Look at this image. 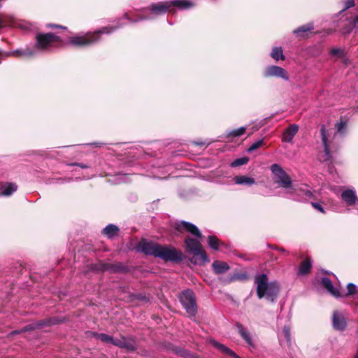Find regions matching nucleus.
Segmentation results:
<instances>
[{"label":"nucleus","instance_id":"27","mask_svg":"<svg viewBox=\"0 0 358 358\" xmlns=\"http://www.w3.org/2000/svg\"><path fill=\"white\" fill-rule=\"evenodd\" d=\"M336 134L335 135L338 134H344L346 130L347 127V121H343V119H341V121L338 122L336 126Z\"/></svg>","mask_w":358,"mask_h":358},{"label":"nucleus","instance_id":"14","mask_svg":"<svg viewBox=\"0 0 358 358\" xmlns=\"http://www.w3.org/2000/svg\"><path fill=\"white\" fill-rule=\"evenodd\" d=\"M236 327L238 329V334L241 335L242 338L245 341V343L249 346L254 347L255 345L252 340V336L250 331L240 323H236Z\"/></svg>","mask_w":358,"mask_h":358},{"label":"nucleus","instance_id":"49","mask_svg":"<svg viewBox=\"0 0 358 358\" xmlns=\"http://www.w3.org/2000/svg\"><path fill=\"white\" fill-rule=\"evenodd\" d=\"M3 57H11L13 56V51L12 52H4L1 54Z\"/></svg>","mask_w":358,"mask_h":358},{"label":"nucleus","instance_id":"13","mask_svg":"<svg viewBox=\"0 0 358 358\" xmlns=\"http://www.w3.org/2000/svg\"><path fill=\"white\" fill-rule=\"evenodd\" d=\"M321 283L322 286L334 296L338 298L343 296L341 290L338 287H334L332 282L327 278H322Z\"/></svg>","mask_w":358,"mask_h":358},{"label":"nucleus","instance_id":"39","mask_svg":"<svg viewBox=\"0 0 358 358\" xmlns=\"http://www.w3.org/2000/svg\"><path fill=\"white\" fill-rule=\"evenodd\" d=\"M282 334L288 343L290 342V329L288 327H284Z\"/></svg>","mask_w":358,"mask_h":358},{"label":"nucleus","instance_id":"36","mask_svg":"<svg viewBox=\"0 0 358 358\" xmlns=\"http://www.w3.org/2000/svg\"><path fill=\"white\" fill-rule=\"evenodd\" d=\"M263 143H264L263 139H260V140L253 143L248 149V152H252V151L257 150V148H259L260 146H262L263 145Z\"/></svg>","mask_w":358,"mask_h":358},{"label":"nucleus","instance_id":"2","mask_svg":"<svg viewBox=\"0 0 358 358\" xmlns=\"http://www.w3.org/2000/svg\"><path fill=\"white\" fill-rule=\"evenodd\" d=\"M271 171L273 176L275 183L286 189L287 193H297L299 195H304L306 198L312 196V192L308 189L306 185L296 188L292 184V181L289 175L278 164H273L271 166Z\"/></svg>","mask_w":358,"mask_h":358},{"label":"nucleus","instance_id":"5","mask_svg":"<svg viewBox=\"0 0 358 358\" xmlns=\"http://www.w3.org/2000/svg\"><path fill=\"white\" fill-rule=\"evenodd\" d=\"M185 245L189 252L193 255L192 262L195 264H201L209 262L206 252L203 250L200 241L194 238L185 239Z\"/></svg>","mask_w":358,"mask_h":358},{"label":"nucleus","instance_id":"8","mask_svg":"<svg viewBox=\"0 0 358 358\" xmlns=\"http://www.w3.org/2000/svg\"><path fill=\"white\" fill-rule=\"evenodd\" d=\"M262 75L264 78L275 77L282 78L285 80H289V76L286 70L280 66L275 65H270L266 66L264 69Z\"/></svg>","mask_w":358,"mask_h":358},{"label":"nucleus","instance_id":"45","mask_svg":"<svg viewBox=\"0 0 358 358\" xmlns=\"http://www.w3.org/2000/svg\"><path fill=\"white\" fill-rule=\"evenodd\" d=\"M125 342H126V338L122 337L121 338H120V341L116 346H117L120 348H124Z\"/></svg>","mask_w":358,"mask_h":358},{"label":"nucleus","instance_id":"29","mask_svg":"<svg viewBox=\"0 0 358 358\" xmlns=\"http://www.w3.org/2000/svg\"><path fill=\"white\" fill-rule=\"evenodd\" d=\"M246 128L245 127H241L240 128L233 129L229 131L227 134V137H238L243 135L245 131Z\"/></svg>","mask_w":358,"mask_h":358},{"label":"nucleus","instance_id":"54","mask_svg":"<svg viewBox=\"0 0 358 358\" xmlns=\"http://www.w3.org/2000/svg\"><path fill=\"white\" fill-rule=\"evenodd\" d=\"M357 292H358V290H357Z\"/></svg>","mask_w":358,"mask_h":358},{"label":"nucleus","instance_id":"7","mask_svg":"<svg viewBox=\"0 0 358 358\" xmlns=\"http://www.w3.org/2000/svg\"><path fill=\"white\" fill-rule=\"evenodd\" d=\"M179 300L189 317L196 315L197 313V305L192 291L186 289L182 292L179 295Z\"/></svg>","mask_w":358,"mask_h":358},{"label":"nucleus","instance_id":"20","mask_svg":"<svg viewBox=\"0 0 358 358\" xmlns=\"http://www.w3.org/2000/svg\"><path fill=\"white\" fill-rule=\"evenodd\" d=\"M170 3L171 6H176L181 10L189 9L194 6L193 2L187 0H173Z\"/></svg>","mask_w":358,"mask_h":358},{"label":"nucleus","instance_id":"6","mask_svg":"<svg viewBox=\"0 0 358 358\" xmlns=\"http://www.w3.org/2000/svg\"><path fill=\"white\" fill-rule=\"evenodd\" d=\"M36 50L48 51L56 48L61 42L59 36L54 34H38L36 36Z\"/></svg>","mask_w":358,"mask_h":358},{"label":"nucleus","instance_id":"43","mask_svg":"<svg viewBox=\"0 0 358 358\" xmlns=\"http://www.w3.org/2000/svg\"><path fill=\"white\" fill-rule=\"evenodd\" d=\"M312 206L317 210H318L319 211L322 212V213H324V208H322V206L318 203H315V202H313L312 203Z\"/></svg>","mask_w":358,"mask_h":358},{"label":"nucleus","instance_id":"24","mask_svg":"<svg viewBox=\"0 0 358 358\" xmlns=\"http://www.w3.org/2000/svg\"><path fill=\"white\" fill-rule=\"evenodd\" d=\"M312 267V263L310 260L306 258L303 260L299 268V275H306L307 274Z\"/></svg>","mask_w":358,"mask_h":358},{"label":"nucleus","instance_id":"25","mask_svg":"<svg viewBox=\"0 0 358 358\" xmlns=\"http://www.w3.org/2000/svg\"><path fill=\"white\" fill-rule=\"evenodd\" d=\"M271 56L276 61H278L279 59H285V56L283 55V51L281 47L273 48L271 50Z\"/></svg>","mask_w":358,"mask_h":358},{"label":"nucleus","instance_id":"52","mask_svg":"<svg viewBox=\"0 0 358 358\" xmlns=\"http://www.w3.org/2000/svg\"><path fill=\"white\" fill-rule=\"evenodd\" d=\"M353 358H358V352H357V353L355 354V355L354 356V357H353Z\"/></svg>","mask_w":358,"mask_h":358},{"label":"nucleus","instance_id":"40","mask_svg":"<svg viewBox=\"0 0 358 358\" xmlns=\"http://www.w3.org/2000/svg\"><path fill=\"white\" fill-rule=\"evenodd\" d=\"M176 353L181 357L186 358H190L192 357L189 352L185 350H176Z\"/></svg>","mask_w":358,"mask_h":358},{"label":"nucleus","instance_id":"17","mask_svg":"<svg viewBox=\"0 0 358 358\" xmlns=\"http://www.w3.org/2000/svg\"><path fill=\"white\" fill-rule=\"evenodd\" d=\"M234 181L237 185L252 186L255 183V178L247 176L239 175L234 178Z\"/></svg>","mask_w":358,"mask_h":358},{"label":"nucleus","instance_id":"21","mask_svg":"<svg viewBox=\"0 0 358 358\" xmlns=\"http://www.w3.org/2000/svg\"><path fill=\"white\" fill-rule=\"evenodd\" d=\"M212 266L217 274L224 273L229 269V265L226 262L221 261H215Z\"/></svg>","mask_w":358,"mask_h":358},{"label":"nucleus","instance_id":"16","mask_svg":"<svg viewBox=\"0 0 358 358\" xmlns=\"http://www.w3.org/2000/svg\"><path fill=\"white\" fill-rule=\"evenodd\" d=\"M171 7V3H152L150 6L149 10L156 14V15H162L166 13L169 8Z\"/></svg>","mask_w":358,"mask_h":358},{"label":"nucleus","instance_id":"18","mask_svg":"<svg viewBox=\"0 0 358 358\" xmlns=\"http://www.w3.org/2000/svg\"><path fill=\"white\" fill-rule=\"evenodd\" d=\"M17 189V186L14 183H5L1 186L0 195L4 196H10Z\"/></svg>","mask_w":358,"mask_h":358},{"label":"nucleus","instance_id":"10","mask_svg":"<svg viewBox=\"0 0 358 358\" xmlns=\"http://www.w3.org/2000/svg\"><path fill=\"white\" fill-rule=\"evenodd\" d=\"M177 229L178 231H181L182 229H185L187 232L190 233L193 236L197 238H201L202 235L198 227L191 222L186 221H181L177 224Z\"/></svg>","mask_w":358,"mask_h":358},{"label":"nucleus","instance_id":"44","mask_svg":"<svg viewBox=\"0 0 358 358\" xmlns=\"http://www.w3.org/2000/svg\"><path fill=\"white\" fill-rule=\"evenodd\" d=\"M125 342H126V338L122 337L121 338H120V341L116 346H117L120 348H124Z\"/></svg>","mask_w":358,"mask_h":358},{"label":"nucleus","instance_id":"1","mask_svg":"<svg viewBox=\"0 0 358 358\" xmlns=\"http://www.w3.org/2000/svg\"><path fill=\"white\" fill-rule=\"evenodd\" d=\"M138 251L147 255L159 257L165 261L178 262L182 259V252L171 245H162L145 239L142 240L136 246Z\"/></svg>","mask_w":358,"mask_h":358},{"label":"nucleus","instance_id":"28","mask_svg":"<svg viewBox=\"0 0 358 358\" xmlns=\"http://www.w3.org/2000/svg\"><path fill=\"white\" fill-rule=\"evenodd\" d=\"M45 324V323L42 321L38 322L32 323L30 324L27 325L23 329L20 330V332H25L31 330H34L36 329H39L40 327H43ZM19 331H15V333H18Z\"/></svg>","mask_w":358,"mask_h":358},{"label":"nucleus","instance_id":"11","mask_svg":"<svg viewBox=\"0 0 358 358\" xmlns=\"http://www.w3.org/2000/svg\"><path fill=\"white\" fill-rule=\"evenodd\" d=\"M320 132L324 149V155L320 157V159L327 162L331 159V155L328 141L327 131L326 130L325 127L324 125L322 126Z\"/></svg>","mask_w":358,"mask_h":358},{"label":"nucleus","instance_id":"42","mask_svg":"<svg viewBox=\"0 0 358 358\" xmlns=\"http://www.w3.org/2000/svg\"><path fill=\"white\" fill-rule=\"evenodd\" d=\"M246 278H247V275L245 274H235L231 277V281L236 280H245Z\"/></svg>","mask_w":358,"mask_h":358},{"label":"nucleus","instance_id":"50","mask_svg":"<svg viewBox=\"0 0 358 358\" xmlns=\"http://www.w3.org/2000/svg\"><path fill=\"white\" fill-rule=\"evenodd\" d=\"M103 143H94L92 145H94L96 147H100Z\"/></svg>","mask_w":358,"mask_h":358},{"label":"nucleus","instance_id":"9","mask_svg":"<svg viewBox=\"0 0 358 358\" xmlns=\"http://www.w3.org/2000/svg\"><path fill=\"white\" fill-rule=\"evenodd\" d=\"M332 325L335 330L343 331L347 327V320L343 313L335 310L332 315Z\"/></svg>","mask_w":358,"mask_h":358},{"label":"nucleus","instance_id":"48","mask_svg":"<svg viewBox=\"0 0 358 358\" xmlns=\"http://www.w3.org/2000/svg\"><path fill=\"white\" fill-rule=\"evenodd\" d=\"M120 341V338H114L112 336V341L110 342V344H113V345H117V344Z\"/></svg>","mask_w":358,"mask_h":358},{"label":"nucleus","instance_id":"46","mask_svg":"<svg viewBox=\"0 0 358 358\" xmlns=\"http://www.w3.org/2000/svg\"><path fill=\"white\" fill-rule=\"evenodd\" d=\"M69 166H78L82 169H87L89 166L83 163H72L69 164Z\"/></svg>","mask_w":358,"mask_h":358},{"label":"nucleus","instance_id":"38","mask_svg":"<svg viewBox=\"0 0 358 358\" xmlns=\"http://www.w3.org/2000/svg\"><path fill=\"white\" fill-rule=\"evenodd\" d=\"M348 292L345 294L346 296H350L356 292V285L353 283H348L347 285Z\"/></svg>","mask_w":358,"mask_h":358},{"label":"nucleus","instance_id":"31","mask_svg":"<svg viewBox=\"0 0 358 358\" xmlns=\"http://www.w3.org/2000/svg\"><path fill=\"white\" fill-rule=\"evenodd\" d=\"M93 335L96 338L101 340L102 342L105 343H110L112 341V336L103 333H94Z\"/></svg>","mask_w":358,"mask_h":358},{"label":"nucleus","instance_id":"51","mask_svg":"<svg viewBox=\"0 0 358 358\" xmlns=\"http://www.w3.org/2000/svg\"><path fill=\"white\" fill-rule=\"evenodd\" d=\"M49 27H57L59 28H63L62 26H55V25H49Z\"/></svg>","mask_w":358,"mask_h":358},{"label":"nucleus","instance_id":"37","mask_svg":"<svg viewBox=\"0 0 358 358\" xmlns=\"http://www.w3.org/2000/svg\"><path fill=\"white\" fill-rule=\"evenodd\" d=\"M357 26L358 27V15L352 20V24L350 25L348 28L343 30V33L348 34L352 31V29Z\"/></svg>","mask_w":358,"mask_h":358},{"label":"nucleus","instance_id":"32","mask_svg":"<svg viewBox=\"0 0 358 358\" xmlns=\"http://www.w3.org/2000/svg\"><path fill=\"white\" fill-rule=\"evenodd\" d=\"M248 162V158L245 157H241V158H238V159H236V160H234L231 164V166L232 167H236V166H241V165H244L245 164H247Z\"/></svg>","mask_w":358,"mask_h":358},{"label":"nucleus","instance_id":"22","mask_svg":"<svg viewBox=\"0 0 358 358\" xmlns=\"http://www.w3.org/2000/svg\"><path fill=\"white\" fill-rule=\"evenodd\" d=\"M211 344L215 348H216L217 349H218L222 352H223V353H224L226 355H230L231 357H236V358L238 357L236 355V353L234 352H233L231 349H229L227 346L224 345L223 344H221V343H218L216 341H214V340L211 341Z\"/></svg>","mask_w":358,"mask_h":358},{"label":"nucleus","instance_id":"34","mask_svg":"<svg viewBox=\"0 0 358 358\" xmlns=\"http://www.w3.org/2000/svg\"><path fill=\"white\" fill-rule=\"evenodd\" d=\"M102 270L103 271H109L110 272H116L119 270V266L117 265H113L110 264H102Z\"/></svg>","mask_w":358,"mask_h":358},{"label":"nucleus","instance_id":"53","mask_svg":"<svg viewBox=\"0 0 358 358\" xmlns=\"http://www.w3.org/2000/svg\"><path fill=\"white\" fill-rule=\"evenodd\" d=\"M124 17H125L127 19H129V17H128V15H127V14H125V15H124Z\"/></svg>","mask_w":358,"mask_h":358},{"label":"nucleus","instance_id":"33","mask_svg":"<svg viewBox=\"0 0 358 358\" xmlns=\"http://www.w3.org/2000/svg\"><path fill=\"white\" fill-rule=\"evenodd\" d=\"M136 348L135 342L131 339H127L126 338V342L124 343V349L129 351H134Z\"/></svg>","mask_w":358,"mask_h":358},{"label":"nucleus","instance_id":"30","mask_svg":"<svg viewBox=\"0 0 358 358\" xmlns=\"http://www.w3.org/2000/svg\"><path fill=\"white\" fill-rule=\"evenodd\" d=\"M208 245L210 248L217 250L219 249L220 241L214 236H208Z\"/></svg>","mask_w":358,"mask_h":358},{"label":"nucleus","instance_id":"15","mask_svg":"<svg viewBox=\"0 0 358 358\" xmlns=\"http://www.w3.org/2000/svg\"><path fill=\"white\" fill-rule=\"evenodd\" d=\"M341 196L342 200L349 206L355 204L357 201L355 191L352 189L343 191Z\"/></svg>","mask_w":358,"mask_h":358},{"label":"nucleus","instance_id":"35","mask_svg":"<svg viewBox=\"0 0 358 358\" xmlns=\"http://www.w3.org/2000/svg\"><path fill=\"white\" fill-rule=\"evenodd\" d=\"M331 55L337 56L338 57H343L345 55L344 50L341 48H332L330 51Z\"/></svg>","mask_w":358,"mask_h":358},{"label":"nucleus","instance_id":"26","mask_svg":"<svg viewBox=\"0 0 358 358\" xmlns=\"http://www.w3.org/2000/svg\"><path fill=\"white\" fill-rule=\"evenodd\" d=\"M13 56L20 57L23 55L26 56H33L36 54L35 50H31L29 48H26L24 50H15L13 51Z\"/></svg>","mask_w":358,"mask_h":358},{"label":"nucleus","instance_id":"47","mask_svg":"<svg viewBox=\"0 0 358 358\" xmlns=\"http://www.w3.org/2000/svg\"><path fill=\"white\" fill-rule=\"evenodd\" d=\"M149 19H152L151 17H145V16H141V17H139L138 18H136V20H133L132 22H140V21H142V20H149Z\"/></svg>","mask_w":358,"mask_h":358},{"label":"nucleus","instance_id":"23","mask_svg":"<svg viewBox=\"0 0 358 358\" xmlns=\"http://www.w3.org/2000/svg\"><path fill=\"white\" fill-rule=\"evenodd\" d=\"M119 231L118 227L115 224H108L103 229V234L107 237L111 238L117 235Z\"/></svg>","mask_w":358,"mask_h":358},{"label":"nucleus","instance_id":"41","mask_svg":"<svg viewBox=\"0 0 358 358\" xmlns=\"http://www.w3.org/2000/svg\"><path fill=\"white\" fill-rule=\"evenodd\" d=\"M355 5L354 0H348L345 2L344 8L343 10H348L352 7H354Z\"/></svg>","mask_w":358,"mask_h":358},{"label":"nucleus","instance_id":"4","mask_svg":"<svg viewBox=\"0 0 358 358\" xmlns=\"http://www.w3.org/2000/svg\"><path fill=\"white\" fill-rule=\"evenodd\" d=\"M257 286V295L259 299L265 297L267 300L274 301L279 292V285L276 281L268 282V278L264 273L257 274L255 277Z\"/></svg>","mask_w":358,"mask_h":358},{"label":"nucleus","instance_id":"19","mask_svg":"<svg viewBox=\"0 0 358 358\" xmlns=\"http://www.w3.org/2000/svg\"><path fill=\"white\" fill-rule=\"evenodd\" d=\"M313 23H308L294 29L293 33L296 37H304L306 33L313 30Z\"/></svg>","mask_w":358,"mask_h":358},{"label":"nucleus","instance_id":"3","mask_svg":"<svg viewBox=\"0 0 358 358\" xmlns=\"http://www.w3.org/2000/svg\"><path fill=\"white\" fill-rule=\"evenodd\" d=\"M117 27H106L93 33L78 34L70 36L67 39V44L73 47H88L96 44L100 41L101 34H110Z\"/></svg>","mask_w":358,"mask_h":358},{"label":"nucleus","instance_id":"12","mask_svg":"<svg viewBox=\"0 0 358 358\" xmlns=\"http://www.w3.org/2000/svg\"><path fill=\"white\" fill-rule=\"evenodd\" d=\"M299 131V126L296 124H290L283 132L282 141L286 143H291L294 136Z\"/></svg>","mask_w":358,"mask_h":358}]
</instances>
